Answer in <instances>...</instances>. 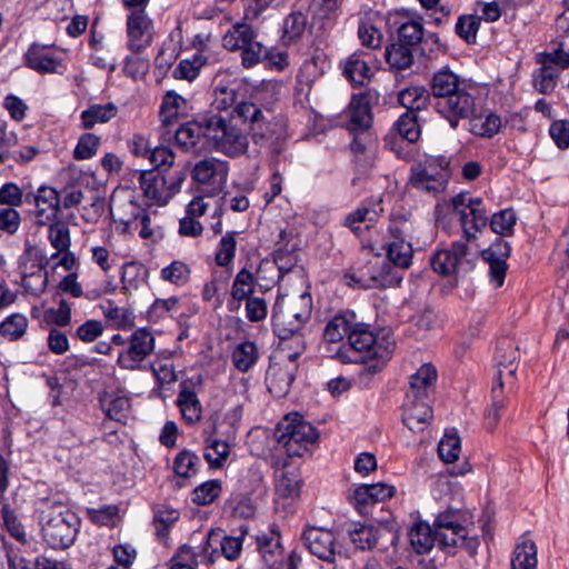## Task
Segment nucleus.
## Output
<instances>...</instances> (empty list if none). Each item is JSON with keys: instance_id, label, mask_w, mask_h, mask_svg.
Returning <instances> with one entry per match:
<instances>
[{"instance_id": "obj_1", "label": "nucleus", "mask_w": 569, "mask_h": 569, "mask_svg": "<svg viewBox=\"0 0 569 569\" xmlns=\"http://www.w3.org/2000/svg\"><path fill=\"white\" fill-rule=\"evenodd\" d=\"M429 88L431 106L452 129L458 128L460 120L468 119L473 134L492 138L502 128L501 117L492 111L483 114L465 80L449 67H442L431 76Z\"/></svg>"}, {"instance_id": "obj_2", "label": "nucleus", "mask_w": 569, "mask_h": 569, "mask_svg": "<svg viewBox=\"0 0 569 569\" xmlns=\"http://www.w3.org/2000/svg\"><path fill=\"white\" fill-rule=\"evenodd\" d=\"M348 342L349 347L340 346L333 357L343 363H366L372 373L385 367L395 350V341L389 336L378 337L369 325L359 321L351 330Z\"/></svg>"}, {"instance_id": "obj_3", "label": "nucleus", "mask_w": 569, "mask_h": 569, "mask_svg": "<svg viewBox=\"0 0 569 569\" xmlns=\"http://www.w3.org/2000/svg\"><path fill=\"white\" fill-rule=\"evenodd\" d=\"M40 527L42 540L49 548L64 550L74 543L81 519L64 506H52L41 512Z\"/></svg>"}, {"instance_id": "obj_4", "label": "nucleus", "mask_w": 569, "mask_h": 569, "mask_svg": "<svg viewBox=\"0 0 569 569\" xmlns=\"http://www.w3.org/2000/svg\"><path fill=\"white\" fill-rule=\"evenodd\" d=\"M433 526L441 546L463 549L470 556L477 553L480 540L478 536H470L466 513L447 509L437 516Z\"/></svg>"}, {"instance_id": "obj_5", "label": "nucleus", "mask_w": 569, "mask_h": 569, "mask_svg": "<svg viewBox=\"0 0 569 569\" xmlns=\"http://www.w3.org/2000/svg\"><path fill=\"white\" fill-rule=\"evenodd\" d=\"M233 114L248 126L249 133L253 143L267 144L281 137L283 121L279 118L271 117L261 109L257 103L250 100L239 101L233 108Z\"/></svg>"}, {"instance_id": "obj_6", "label": "nucleus", "mask_w": 569, "mask_h": 569, "mask_svg": "<svg viewBox=\"0 0 569 569\" xmlns=\"http://www.w3.org/2000/svg\"><path fill=\"white\" fill-rule=\"evenodd\" d=\"M346 128L353 137L350 143L351 151L363 153L376 142V137L371 131L372 112L368 94L352 96L346 111Z\"/></svg>"}, {"instance_id": "obj_7", "label": "nucleus", "mask_w": 569, "mask_h": 569, "mask_svg": "<svg viewBox=\"0 0 569 569\" xmlns=\"http://www.w3.org/2000/svg\"><path fill=\"white\" fill-rule=\"evenodd\" d=\"M312 312V298L308 291L292 297L286 306L276 303L272 315L274 332L280 339H287L299 332L310 319Z\"/></svg>"}, {"instance_id": "obj_8", "label": "nucleus", "mask_w": 569, "mask_h": 569, "mask_svg": "<svg viewBox=\"0 0 569 569\" xmlns=\"http://www.w3.org/2000/svg\"><path fill=\"white\" fill-rule=\"evenodd\" d=\"M207 139L214 149L228 157H239L248 150V136L231 120L220 114L208 116Z\"/></svg>"}, {"instance_id": "obj_9", "label": "nucleus", "mask_w": 569, "mask_h": 569, "mask_svg": "<svg viewBox=\"0 0 569 569\" xmlns=\"http://www.w3.org/2000/svg\"><path fill=\"white\" fill-rule=\"evenodd\" d=\"M277 441L282 445L288 456L301 457L308 447L318 439L316 428L298 415H288L276 428Z\"/></svg>"}, {"instance_id": "obj_10", "label": "nucleus", "mask_w": 569, "mask_h": 569, "mask_svg": "<svg viewBox=\"0 0 569 569\" xmlns=\"http://www.w3.org/2000/svg\"><path fill=\"white\" fill-rule=\"evenodd\" d=\"M450 159L445 156H427L411 167L409 181L418 190L440 193L446 190L450 172Z\"/></svg>"}, {"instance_id": "obj_11", "label": "nucleus", "mask_w": 569, "mask_h": 569, "mask_svg": "<svg viewBox=\"0 0 569 569\" xmlns=\"http://www.w3.org/2000/svg\"><path fill=\"white\" fill-rule=\"evenodd\" d=\"M257 34L247 22L234 23L223 36L222 44L230 51H241L244 68L258 64L267 56V48L256 40Z\"/></svg>"}, {"instance_id": "obj_12", "label": "nucleus", "mask_w": 569, "mask_h": 569, "mask_svg": "<svg viewBox=\"0 0 569 569\" xmlns=\"http://www.w3.org/2000/svg\"><path fill=\"white\" fill-rule=\"evenodd\" d=\"M389 232L391 241L388 244L387 256L389 260L400 267L408 268L412 260L411 238L413 224L405 216L392 218Z\"/></svg>"}, {"instance_id": "obj_13", "label": "nucleus", "mask_w": 569, "mask_h": 569, "mask_svg": "<svg viewBox=\"0 0 569 569\" xmlns=\"http://www.w3.org/2000/svg\"><path fill=\"white\" fill-rule=\"evenodd\" d=\"M154 350V337L147 329L136 330L129 339L126 350L119 352L117 363L126 370H139L144 361Z\"/></svg>"}, {"instance_id": "obj_14", "label": "nucleus", "mask_w": 569, "mask_h": 569, "mask_svg": "<svg viewBox=\"0 0 569 569\" xmlns=\"http://www.w3.org/2000/svg\"><path fill=\"white\" fill-rule=\"evenodd\" d=\"M153 21L146 10H132L127 17V47L132 53H140L152 42Z\"/></svg>"}, {"instance_id": "obj_15", "label": "nucleus", "mask_w": 569, "mask_h": 569, "mask_svg": "<svg viewBox=\"0 0 569 569\" xmlns=\"http://www.w3.org/2000/svg\"><path fill=\"white\" fill-rule=\"evenodd\" d=\"M247 530L241 528L240 535L237 537L226 536L221 529H212L207 535V541L203 546V553L207 557L208 563L214 562V556L218 555V547H220L221 555L228 560H236L242 550V543Z\"/></svg>"}, {"instance_id": "obj_16", "label": "nucleus", "mask_w": 569, "mask_h": 569, "mask_svg": "<svg viewBox=\"0 0 569 569\" xmlns=\"http://www.w3.org/2000/svg\"><path fill=\"white\" fill-rule=\"evenodd\" d=\"M228 174V162L214 157L198 161L191 171V177L196 182L211 186L218 190L226 184Z\"/></svg>"}, {"instance_id": "obj_17", "label": "nucleus", "mask_w": 569, "mask_h": 569, "mask_svg": "<svg viewBox=\"0 0 569 569\" xmlns=\"http://www.w3.org/2000/svg\"><path fill=\"white\" fill-rule=\"evenodd\" d=\"M308 550L319 559L333 562L336 559V536L333 531L320 527H310L302 532Z\"/></svg>"}, {"instance_id": "obj_18", "label": "nucleus", "mask_w": 569, "mask_h": 569, "mask_svg": "<svg viewBox=\"0 0 569 569\" xmlns=\"http://www.w3.org/2000/svg\"><path fill=\"white\" fill-rule=\"evenodd\" d=\"M511 252L510 243L503 239H497L492 244L482 250L481 257L489 264L490 281L496 288L503 284L508 269L507 259Z\"/></svg>"}, {"instance_id": "obj_19", "label": "nucleus", "mask_w": 569, "mask_h": 569, "mask_svg": "<svg viewBox=\"0 0 569 569\" xmlns=\"http://www.w3.org/2000/svg\"><path fill=\"white\" fill-rule=\"evenodd\" d=\"M34 218L38 224H48L60 213L61 199L52 187L41 186L33 196Z\"/></svg>"}, {"instance_id": "obj_20", "label": "nucleus", "mask_w": 569, "mask_h": 569, "mask_svg": "<svg viewBox=\"0 0 569 569\" xmlns=\"http://www.w3.org/2000/svg\"><path fill=\"white\" fill-rule=\"evenodd\" d=\"M468 246L462 241H456L449 249L437 251L431 258V266L436 272L451 274L467 260Z\"/></svg>"}, {"instance_id": "obj_21", "label": "nucleus", "mask_w": 569, "mask_h": 569, "mask_svg": "<svg viewBox=\"0 0 569 569\" xmlns=\"http://www.w3.org/2000/svg\"><path fill=\"white\" fill-rule=\"evenodd\" d=\"M139 182L149 206H166L170 201V192L166 189L164 174L161 172L141 171Z\"/></svg>"}, {"instance_id": "obj_22", "label": "nucleus", "mask_w": 569, "mask_h": 569, "mask_svg": "<svg viewBox=\"0 0 569 569\" xmlns=\"http://www.w3.org/2000/svg\"><path fill=\"white\" fill-rule=\"evenodd\" d=\"M296 363L272 362L266 373L268 390L277 398L284 397L295 380Z\"/></svg>"}, {"instance_id": "obj_23", "label": "nucleus", "mask_w": 569, "mask_h": 569, "mask_svg": "<svg viewBox=\"0 0 569 569\" xmlns=\"http://www.w3.org/2000/svg\"><path fill=\"white\" fill-rule=\"evenodd\" d=\"M431 40L435 44L439 43L437 34L425 36L423 26L419 21H409L401 24L398 29L397 41L420 54H425L423 44Z\"/></svg>"}, {"instance_id": "obj_24", "label": "nucleus", "mask_w": 569, "mask_h": 569, "mask_svg": "<svg viewBox=\"0 0 569 569\" xmlns=\"http://www.w3.org/2000/svg\"><path fill=\"white\" fill-rule=\"evenodd\" d=\"M393 495L395 488L386 483L362 485L353 492L355 507L365 515L370 505L389 499Z\"/></svg>"}, {"instance_id": "obj_25", "label": "nucleus", "mask_w": 569, "mask_h": 569, "mask_svg": "<svg viewBox=\"0 0 569 569\" xmlns=\"http://www.w3.org/2000/svg\"><path fill=\"white\" fill-rule=\"evenodd\" d=\"M437 379V370L431 363L422 365L411 377L407 399H428L433 390Z\"/></svg>"}, {"instance_id": "obj_26", "label": "nucleus", "mask_w": 569, "mask_h": 569, "mask_svg": "<svg viewBox=\"0 0 569 569\" xmlns=\"http://www.w3.org/2000/svg\"><path fill=\"white\" fill-rule=\"evenodd\" d=\"M466 219H458L468 241L475 240L488 223L487 209L481 198H470Z\"/></svg>"}, {"instance_id": "obj_27", "label": "nucleus", "mask_w": 569, "mask_h": 569, "mask_svg": "<svg viewBox=\"0 0 569 569\" xmlns=\"http://www.w3.org/2000/svg\"><path fill=\"white\" fill-rule=\"evenodd\" d=\"M26 66L39 73H61V60L40 44L33 43L24 54Z\"/></svg>"}, {"instance_id": "obj_28", "label": "nucleus", "mask_w": 569, "mask_h": 569, "mask_svg": "<svg viewBox=\"0 0 569 569\" xmlns=\"http://www.w3.org/2000/svg\"><path fill=\"white\" fill-rule=\"evenodd\" d=\"M234 438L221 437L216 429L212 428L204 439L203 457L212 468H221L230 456L231 441Z\"/></svg>"}, {"instance_id": "obj_29", "label": "nucleus", "mask_w": 569, "mask_h": 569, "mask_svg": "<svg viewBox=\"0 0 569 569\" xmlns=\"http://www.w3.org/2000/svg\"><path fill=\"white\" fill-rule=\"evenodd\" d=\"M428 399H407L402 413L403 423L413 432L422 431L432 419V409Z\"/></svg>"}, {"instance_id": "obj_30", "label": "nucleus", "mask_w": 569, "mask_h": 569, "mask_svg": "<svg viewBox=\"0 0 569 569\" xmlns=\"http://www.w3.org/2000/svg\"><path fill=\"white\" fill-rule=\"evenodd\" d=\"M518 358L519 351L512 340L503 338L498 341L495 352V362L498 368L497 385H499L500 389L503 387L502 377L505 370L512 377L517 370L515 362Z\"/></svg>"}, {"instance_id": "obj_31", "label": "nucleus", "mask_w": 569, "mask_h": 569, "mask_svg": "<svg viewBox=\"0 0 569 569\" xmlns=\"http://www.w3.org/2000/svg\"><path fill=\"white\" fill-rule=\"evenodd\" d=\"M22 288L31 296H41L48 286V271L46 263L40 261H32L26 263L22 269Z\"/></svg>"}, {"instance_id": "obj_32", "label": "nucleus", "mask_w": 569, "mask_h": 569, "mask_svg": "<svg viewBox=\"0 0 569 569\" xmlns=\"http://www.w3.org/2000/svg\"><path fill=\"white\" fill-rule=\"evenodd\" d=\"M6 556L13 569H68L66 563L47 557H38L33 561L20 557L13 545L4 541Z\"/></svg>"}, {"instance_id": "obj_33", "label": "nucleus", "mask_w": 569, "mask_h": 569, "mask_svg": "<svg viewBox=\"0 0 569 569\" xmlns=\"http://www.w3.org/2000/svg\"><path fill=\"white\" fill-rule=\"evenodd\" d=\"M208 116L199 120L188 121L176 130L177 143L186 149L194 151L202 138H207Z\"/></svg>"}, {"instance_id": "obj_34", "label": "nucleus", "mask_w": 569, "mask_h": 569, "mask_svg": "<svg viewBox=\"0 0 569 569\" xmlns=\"http://www.w3.org/2000/svg\"><path fill=\"white\" fill-rule=\"evenodd\" d=\"M257 542L266 566L270 569H280L283 566V548L279 533L272 531L270 536L261 535L257 538Z\"/></svg>"}, {"instance_id": "obj_35", "label": "nucleus", "mask_w": 569, "mask_h": 569, "mask_svg": "<svg viewBox=\"0 0 569 569\" xmlns=\"http://www.w3.org/2000/svg\"><path fill=\"white\" fill-rule=\"evenodd\" d=\"M357 315L346 310L330 319L325 328L323 338L335 343L341 341L346 336L349 338L351 330L357 323Z\"/></svg>"}, {"instance_id": "obj_36", "label": "nucleus", "mask_w": 569, "mask_h": 569, "mask_svg": "<svg viewBox=\"0 0 569 569\" xmlns=\"http://www.w3.org/2000/svg\"><path fill=\"white\" fill-rule=\"evenodd\" d=\"M180 409L182 419L188 425H194L201 419L202 407L197 393L188 387L186 382L180 385V390L176 399Z\"/></svg>"}, {"instance_id": "obj_37", "label": "nucleus", "mask_w": 569, "mask_h": 569, "mask_svg": "<svg viewBox=\"0 0 569 569\" xmlns=\"http://www.w3.org/2000/svg\"><path fill=\"white\" fill-rule=\"evenodd\" d=\"M409 540L412 549L418 555H425L432 550L437 539L436 531L425 521H416L409 530Z\"/></svg>"}, {"instance_id": "obj_38", "label": "nucleus", "mask_w": 569, "mask_h": 569, "mask_svg": "<svg viewBox=\"0 0 569 569\" xmlns=\"http://www.w3.org/2000/svg\"><path fill=\"white\" fill-rule=\"evenodd\" d=\"M118 113V107L108 102L104 104H92L80 114L83 129H92L96 124H101L113 119Z\"/></svg>"}, {"instance_id": "obj_39", "label": "nucleus", "mask_w": 569, "mask_h": 569, "mask_svg": "<svg viewBox=\"0 0 569 569\" xmlns=\"http://www.w3.org/2000/svg\"><path fill=\"white\" fill-rule=\"evenodd\" d=\"M259 359V350L254 342L246 340L234 346L231 362L240 372H248Z\"/></svg>"}, {"instance_id": "obj_40", "label": "nucleus", "mask_w": 569, "mask_h": 569, "mask_svg": "<svg viewBox=\"0 0 569 569\" xmlns=\"http://www.w3.org/2000/svg\"><path fill=\"white\" fill-rule=\"evenodd\" d=\"M416 53L412 49L395 41L386 48L385 58L391 69L401 71L413 64Z\"/></svg>"}, {"instance_id": "obj_41", "label": "nucleus", "mask_w": 569, "mask_h": 569, "mask_svg": "<svg viewBox=\"0 0 569 569\" xmlns=\"http://www.w3.org/2000/svg\"><path fill=\"white\" fill-rule=\"evenodd\" d=\"M187 101L174 91H168L161 102L160 119L163 126L173 124L181 113H183Z\"/></svg>"}, {"instance_id": "obj_42", "label": "nucleus", "mask_w": 569, "mask_h": 569, "mask_svg": "<svg viewBox=\"0 0 569 569\" xmlns=\"http://www.w3.org/2000/svg\"><path fill=\"white\" fill-rule=\"evenodd\" d=\"M349 536L357 548L366 550L378 545V540L382 537V530L371 525L357 523L349 530Z\"/></svg>"}, {"instance_id": "obj_43", "label": "nucleus", "mask_w": 569, "mask_h": 569, "mask_svg": "<svg viewBox=\"0 0 569 569\" xmlns=\"http://www.w3.org/2000/svg\"><path fill=\"white\" fill-rule=\"evenodd\" d=\"M107 417L117 422L126 423L131 408L130 398L126 396H108L101 399Z\"/></svg>"}, {"instance_id": "obj_44", "label": "nucleus", "mask_w": 569, "mask_h": 569, "mask_svg": "<svg viewBox=\"0 0 569 569\" xmlns=\"http://www.w3.org/2000/svg\"><path fill=\"white\" fill-rule=\"evenodd\" d=\"M242 415V405L236 403L226 410L221 420L217 419L213 421L212 428L216 429V432L221 435V437L236 438L238 423L240 422Z\"/></svg>"}, {"instance_id": "obj_45", "label": "nucleus", "mask_w": 569, "mask_h": 569, "mask_svg": "<svg viewBox=\"0 0 569 569\" xmlns=\"http://www.w3.org/2000/svg\"><path fill=\"white\" fill-rule=\"evenodd\" d=\"M257 279L247 268L240 269L233 278L230 297L236 300H246L253 296Z\"/></svg>"}, {"instance_id": "obj_46", "label": "nucleus", "mask_w": 569, "mask_h": 569, "mask_svg": "<svg viewBox=\"0 0 569 569\" xmlns=\"http://www.w3.org/2000/svg\"><path fill=\"white\" fill-rule=\"evenodd\" d=\"M110 211L114 220H119L126 227H131L132 223L138 222L140 216L143 213V210L133 198H129L122 203H116L112 199Z\"/></svg>"}, {"instance_id": "obj_47", "label": "nucleus", "mask_w": 569, "mask_h": 569, "mask_svg": "<svg viewBox=\"0 0 569 569\" xmlns=\"http://www.w3.org/2000/svg\"><path fill=\"white\" fill-rule=\"evenodd\" d=\"M178 510L168 506H158L153 512L154 533L161 540L167 539L170 529L179 520Z\"/></svg>"}, {"instance_id": "obj_48", "label": "nucleus", "mask_w": 569, "mask_h": 569, "mask_svg": "<svg viewBox=\"0 0 569 569\" xmlns=\"http://www.w3.org/2000/svg\"><path fill=\"white\" fill-rule=\"evenodd\" d=\"M559 76L558 68L540 64L532 73L533 88L542 94H550L557 87Z\"/></svg>"}, {"instance_id": "obj_49", "label": "nucleus", "mask_w": 569, "mask_h": 569, "mask_svg": "<svg viewBox=\"0 0 569 569\" xmlns=\"http://www.w3.org/2000/svg\"><path fill=\"white\" fill-rule=\"evenodd\" d=\"M371 69L359 53L351 54L345 62L343 74L355 84L362 86L370 78Z\"/></svg>"}, {"instance_id": "obj_50", "label": "nucleus", "mask_w": 569, "mask_h": 569, "mask_svg": "<svg viewBox=\"0 0 569 569\" xmlns=\"http://www.w3.org/2000/svg\"><path fill=\"white\" fill-rule=\"evenodd\" d=\"M431 94L423 87H410L402 90L399 94L400 103L408 109L407 112L421 110L427 103H431Z\"/></svg>"}, {"instance_id": "obj_51", "label": "nucleus", "mask_w": 569, "mask_h": 569, "mask_svg": "<svg viewBox=\"0 0 569 569\" xmlns=\"http://www.w3.org/2000/svg\"><path fill=\"white\" fill-rule=\"evenodd\" d=\"M1 507V517L3 520V523L11 535L21 545L27 543V535L24 531V527L21 525V522L18 520L17 515L14 510L11 508L9 501L7 498H2L0 501Z\"/></svg>"}, {"instance_id": "obj_52", "label": "nucleus", "mask_w": 569, "mask_h": 569, "mask_svg": "<svg viewBox=\"0 0 569 569\" xmlns=\"http://www.w3.org/2000/svg\"><path fill=\"white\" fill-rule=\"evenodd\" d=\"M29 326L28 318L21 313H12L0 323V335L10 341L23 337Z\"/></svg>"}, {"instance_id": "obj_53", "label": "nucleus", "mask_w": 569, "mask_h": 569, "mask_svg": "<svg viewBox=\"0 0 569 569\" xmlns=\"http://www.w3.org/2000/svg\"><path fill=\"white\" fill-rule=\"evenodd\" d=\"M511 569H537V548L533 542H522L516 547Z\"/></svg>"}, {"instance_id": "obj_54", "label": "nucleus", "mask_w": 569, "mask_h": 569, "mask_svg": "<svg viewBox=\"0 0 569 569\" xmlns=\"http://www.w3.org/2000/svg\"><path fill=\"white\" fill-rule=\"evenodd\" d=\"M308 24L307 16L301 11H293L283 21V40L295 41L299 39Z\"/></svg>"}, {"instance_id": "obj_55", "label": "nucleus", "mask_w": 569, "mask_h": 569, "mask_svg": "<svg viewBox=\"0 0 569 569\" xmlns=\"http://www.w3.org/2000/svg\"><path fill=\"white\" fill-rule=\"evenodd\" d=\"M517 216L512 209H503L492 214L490 219V229L502 237L513 233Z\"/></svg>"}, {"instance_id": "obj_56", "label": "nucleus", "mask_w": 569, "mask_h": 569, "mask_svg": "<svg viewBox=\"0 0 569 569\" xmlns=\"http://www.w3.org/2000/svg\"><path fill=\"white\" fill-rule=\"evenodd\" d=\"M207 59L202 54H194L192 59H183L173 70V77L180 80L193 81L204 66Z\"/></svg>"}, {"instance_id": "obj_57", "label": "nucleus", "mask_w": 569, "mask_h": 569, "mask_svg": "<svg viewBox=\"0 0 569 569\" xmlns=\"http://www.w3.org/2000/svg\"><path fill=\"white\" fill-rule=\"evenodd\" d=\"M160 276L162 280L181 287L190 279V268L183 261L174 260L161 269Z\"/></svg>"}, {"instance_id": "obj_58", "label": "nucleus", "mask_w": 569, "mask_h": 569, "mask_svg": "<svg viewBox=\"0 0 569 569\" xmlns=\"http://www.w3.org/2000/svg\"><path fill=\"white\" fill-rule=\"evenodd\" d=\"M236 236V231H229L220 239L216 251V262L218 266L227 267L232 263L237 250Z\"/></svg>"}, {"instance_id": "obj_59", "label": "nucleus", "mask_w": 569, "mask_h": 569, "mask_svg": "<svg viewBox=\"0 0 569 569\" xmlns=\"http://www.w3.org/2000/svg\"><path fill=\"white\" fill-rule=\"evenodd\" d=\"M48 224V238L51 246L57 249V251H67L71 244L69 227L64 222L56 220Z\"/></svg>"}, {"instance_id": "obj_60", "label": "nucleus", "mask_w": 569, "mask_h": 569, "mask_svg": "<svg viewBox=\"0 0 569 569\" xmlns=\"http://www.w3.org/2000/svg\"><path fill=\"white\" fill-rule=\"evenodd\" d=\"M461 451L460 438L456 433H445L438 446V455L446 463H452Z\"/></svg>"}, {"instance_id": "obj_61", "label": "nucleus", "mask_w": 569, "mask_h": 569, "mask_svg": "<svg viewBox=\"0 0 569 569\" xmlns=\"http://www.w3.org/2000/svg\"><path fill=\"white\" fill-rule=\"evenodd\" d=\"M379 212L376 208L368 206L359 207L345 218V224L349 227L355 233H358L359 227L356 223L367 222V228L375 223L378 219Z\"/></svg>"}, {"instance_id": "obj_62", "label": "nucleus", "mask_w": 569, "mask_h": 569, "mask_svg": "<svg viewBox=\"0 0 569 569\" xmlns=\"http://www.w3.org/2000/svg\"><path fill=\"white\" fill-rule=\"evenodd\" d=\"M479 27L480 18L478 16H461L456 23V32L467 43H475Z\"/></svg>"}, {"instance_id": "obj_63", "label": "nucleus", "mask_w": 569, "mask_h": 569, "mask_svg": "<svg viewBox=\"0 0 569 569\" xmlns=\"http://www.w3.org/2000/svg\"><path fill=\"white\" fill-rule=\"evenodd\" d=\"M221 492V483L218 480H209L198 486L192 493V501L197 505H209Z\"/></svg>"}, {"instance_id": "obj_64", "label": "nucleus", "mask_w": 569, "mask_h": 569, "mask_svg": "<svg viewBox=\"0 0 569 569\" xmlns=\"http://www.w3.org/2000/svg\"><path fill=\"white\" fill-rule=\"evenodd\" d=\"M398 133L409 142L419 139L420 128L413 112H405L396 122Z\"/></svg>"}]
</instances>
